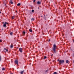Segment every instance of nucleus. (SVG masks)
<instances>
[{"label": "nucleus", "mask_w": 74, "mask_h": 74, "mask_svg": "<svg viewBox=\"0 0 74 74\" xmlns=\"http://www.w3.org/2000/svg\"><path fill=\"white\" fill-rule=\"evenodd\" d=\"M34 18H32L31 19V21H34Z\"/></svg>", "instance_id": "dca6fc26"}, {"label": "nucleus", "mask_w": 74, "mask_h": 74, "mask_svg": "<svg viewBox=\"0 0 74 74\" xmlns=\"http://www.w3.org/2000/svg\"><path fill=\"white\" fill-rule=\"evenodd\" d=\"M19 51L20 52H21V53H22V49L21 48H20L19 49Z\"/></svg>", "instance_id": "39448f33"}, {"label": "nucleus", "mask_w": 74, "mask_h": 74, "mask_svg": "<svg viewBox=\"0 0 74 74\" xmlns=\"http://www.w3.org/2000/svg\"><path fill=\"white\" fill-rule=\"evenodd\" d=\"M13 34V33H12V32H11L10 33V35H11V36H12V34Z\"/></svg>", "instance_id": "4468645a"}, {"label": "nucleus", "mask_w": 74, "mask_h": 74, "mask_svg": "<svg viewBox=\"0 0 74 74\" xmlns=\"http://www.w3.org/2000/svg\"><path fill=\"white\" fill-rule=\"evenodd\" d=\"M50 41V39H49V42Z\"/></svg>", "instance_id": "cd10ccee"}, {"label": "nucleus", "mask_w": 74, "mask_h": 74, "mask_svg": "<svg viewBox=\"0 0 74 74\" xmlns=\"http://www.w3.org/2000/svg\"><path fill=\"white\" fill-rule=\"evenodd\" d=\"M44 16H45V15H44Z\"/></svg>", "instance_id": "72a5a7b5"}, {"label": "nucleus", "mask_w": 74, "mask_h": 74, "mask_svg": "<svg viewBox=\"0 0 74 74\" xmlns=\"http://www.w3.org/2000/svg\"><path fill=\"white\" fill-rule=\"evenodd\" d=\"M23 73H24V70H23V71H21L20 72V74H23Z\"/></svg>", "instance_id": "6e6552de"}, {"label": "nucleus", "mask_w": 74, "mask_h": 74, "mask_svg": "<svg viewBox=\"0 0 74 74\" xmlns=\"http://www.w3.org/2000/svg\"><path fill=\"white\" fill-rule=\"evenodd\" d=\"M3 51L5 53H6V52H8V50L7 49H6L5 48H4Z\"/></svg>", "instance_id": "20e7f679"}, {"label": "nucleus", "mask_w": 74, "mask_h": 74, "mask_svg": "<svg viewBox=\"0 0 74 74\" xmlns=\"http://www.w3.org/2000/svg\"><path fill=\"white\" fill-rule=\"evenodd\" d=\"M10 3L11 4H13V2H12V1H10Z\"/></svg>", "instance_id": "5701e85b"}, {"label": "nucleus", "mask_w": 74, "mask_h": 74, "mask_svg": "<svg viewBox=\"0 0 74 74\" xmlns=\"http://www.w3.org/2000/svg\"><path fill=\"white\" fill-rule=\"evenodd\" d=\"M66 63H69V60H66Z\"/></svg>", "instance_id": "9d476101"}, {"label": "nucleus", "mask_w": 74, "mask_h": 74, "mask_svg": "<svg viewBox=\"0 0 74 74\" xmlns=\"http://www.w3.org/2000/svg\"><path fill=\"white\" fill-rule=\"evenodd\" d=\"M23 34H25L26 33V32H25L24 31V32H23Z\"/></svg>", "instance_id": "412c9836"}, {"label": "nucleus", "mask_w": 74, "mask_h": 74, "mask_svg": "<svg viewBox=\"0 0 74 74\" xmlns=\"http://www.w3.org/2000/svg\"><path fill=\"white\" fill-rule=\"evenodd\" d=\"M5 24H7V25H8V23H7L6 22H5Z\"/></svg>", "instance_id": "4be33fe9"}, {"label": "nucleus", "mask_w": 74, "mask_h": 74, "mask_svg": "<svg viewBox=\"0 0 74 74\" xmlns=\"http://www.w3.org/2000/svg\"><path fill=\"white\" fill-rule=\"evenodd\" d=\"M14 63L15 64H18V60H16L15 61H14Z\"/></svg>", "instance_id": "7ed1b4c3"}, {"label": "nucleus", "mask_w": 74, "mask_h": 74, "mask_svg": "<svg viewBox=\"0 0 74 74\" xmlns=\"http://www.w3.org/2000/svg\"><path fill=\"white\" fill-rule=\"evenodd\" d=\"M41 2H40L39 1H38L37 2V4L38 5H40V4H41Z\"/></svg>", "instance_id": "423d86ee"}, {"label": "nucleus", "mask_w": 74, "mask_h": 74, "mask_svg": "<svg viewBox=\"0 0 74 74\" xmlns=\"http://www.w3.org/2000/svg\"><path fill=\"white\" fill-rule=\"evenodd\" d=\"M2 70H5V68H3L2 69Z\"/></svg>", "instance_id": "6ab92c4d"}, {"label": "nucleus", "mask_w": 74, "mask_h": 74, "mask_svg": "<svg viewBox=\"0 0 74 74\" xmlns=\"http://www.w3.org/2000/svg\"><path fill=\"white\" fill-rule=\"evenodd\" d=\"M29 32H32V29H29Z\"/></svg>", "instance_id": "1a4fd4ad"}, {"label": "nucleus", "mask_w": 74, "mask_h": 74, "mask_svg": "<svg viewBox=\"0 0 74 74\" xmlns=\"http://www.w3.org/2000/svg\"><path fill=\"white\" fill-rule=\"evenodd\" d=\"M1 12H0V14H1Z\"/></svg>", "instance_id": "c756f323"}, {"label": "nucleus", "mask_w": 74, "mask_h": 74, "mask_svg": "<svg viewBox=\"0 0 74 74\" xmlns=\"http://www.w3.org/2000/svg\"><path fill=\"white\" fill-rule=\"evenodd\" d=\"M34 12V10H32V12Z\"/></svg>", "instance_id": "393cba45"}, {"label": "nucleus", "mask_w": 74, "mask_h": 74, "mask_svg": "<svg viewBox=\"0 0 74 74\" xmlns=\"http://www.w3.org/2000/svg\"><path fill=\"white\" fill-rule=\"evenodd\" d=\"M3 26L4 27H6L7 25H6V24L4 23L3 24Z\"/></svg>", "instance_id": "0eeeda50"}, {"label": "nucleus", "mask_w": 74, "mask_h": 74, "mask_svg": "<svg viewBox=\"0 0 74 74\" xmlns=\"http://www.w3.org/2000/svg\"><path fill=\"white\" fill-rule=\"evenodd\" d=\"M1 56L0 55V62H1Z\"/></svg>", "instance_id": "f3484780"}, {"label": "nucleus", "mask_w": 74, "mask_h": 74, "mask_svg": "<svg viewBox=\"0 0 74 74\" xmlns=\"http://www.w3.org/2000/svg\"><path fill=\"white\" fill-rule=\"evenodd\" d=\"M47 15L46 14V16H47Z\"/></svg>", "instance_id": "e433bc0d"}, {"label": "nucleus", "mask_w": 74, "mask_h": 74, "mask_svg": "<svg viewBox=\"0 0 74 74\" xmlns=\"http://www.w3.org/2000/svg\"><path fill=\"white\" fill-rule=\"evenodd\" d=\"M52 55H53V54H52V55H51V56H52Z\"/></svg>", "instance_id": "473e14b6"}, {"label": "nucleus", "mask_w": 74, "mask_h": 74, "mask_svg": "<svg viewBox=\"0 0 74 74\" xmlns=\"http://www.w3.org/2000/svg\"><path fill=\"white\" fill-rule=\"evenodd\" d=\"M73 42H74V40H73Z\"/></svg>", "instance_id": "c85d7f7f"}, {"label": "nucleus", "mask_w": 74, "mask_h": 74, "mask_svg": "<svg viewBox=\"0 0 74 74\" xmlns=\"http://www.w3.org/2000/svg\"><path fill=\"white\" fill-rule=\"evenodd\" d=\"M57 47H56V44H54L53 45V52L55 53H56V49Z\"/></svg>", "instance_id": "f257e3e1"}, {"label": "nucleus", "mask_w": 74, "mask_h": 74, "mask_svg": "<svg viewBox=\"0 0 74 74\" xmlns=\"http://www.w3.org/2000/svg\"><path fill=\"white\" fill-rule=\"evenodd\" d=\"M44 19H46V17H44Z\"/></svg>", "instance_id": "bb28decb"}, {"label": "nucleus", "mask_w": 74, "mask_h": 74, "mask_svg": "<svg viewBox=\"0 0 74 74\" xmlns=\"http://www.w3.org/2000/svg\"><path fill=\"white\" fill-rule=\"evenodd\" d=\"M72 0V1H73V0Z\"/></svg>", "instance_id": "c9c22d12"}, {"label": "nucleus", "mask_w": 74, "mask_h": 74, "mask_svg": "<svg viewBox=\"0 0 74 74\" xmlns=\"http://www.w3.org/2000/svg\"><path fill=\"white\" fill-rule=\"evenodd\" d=\"M58 61H59V64H63V63L64 62V60H58Z\"/></svg>", "instance_id": "f03ea898"}, {"label": "nucleus", "mask_w": 74, "mask_h": 74, "mask_svg": "<svg viewBox=\"0 0 74 74\" xmlns=\"http://www.w3.org/2000/svg\"><path fill=\"white\" fill-rule=\"evenodd\" d=\"M35 1H36V0H34L33 1L34 3V2H35Z\"/></svg>", "instance_id": "a878e982"}, {"label": "nucleus", "mask_w": 74, "mask_h": 74, "mask_svg": "<svg viewBox=\"0 0 74 74\" xmlns=\"http://www.w3.org/2000/svg\"><path fill=\"white\" fill-rule=\"evenodd\" d=\"M38 9H39V8H39V7H38Z\"/></svg>", "instance_id": "2f4dec72"}, {"label": "nucleus", "mask_w": 74, "mask_h": 74, "mask_svg": "<svg viewBox=\"0 0 74 74\" xmlns=\"http://www.w3.org/2000/svg\"><path fill=\"white\" fill-rule=\"evenodd\" d=\"M48 70H46L45 71V73H47V72H48Z\"/></svg>", "instance_id": "a211bd4d"}, {"label": "nucleus", "mask_w": 74, "mask_h": 74, "mask_svg": "<svg viewBox=\"0 0 74 74\" xmlns=\"http://www.w3.org/2000/svg\"><path fill=\"white\" fill-rule=\"evenodd\" d=\"M10 74H13V73H12H12H11Z\"/></svg>", "instance_id": "f704fd0d"}, {"label": "nucleus", "mask_w": 74, "mask_h": 74, "mask_svg": "<svg viewBox=\"0 0 74 74\" xmlns=\"http://www.w3.org/2000/svg\"><path fill=\"white\" fill-rule=\"evenodd\" d=\"M41 16V17H42V16Z\"/></svg>", "instance_id": "7c9ffc66"}, {"label": "nucleus", "mask_w": 74, "mask_h": 74, "mask_svg": "<svg viewBox=\"0 0 74 74\" xmlns=\"http://www.w3.org/2000/svg\"><path fill=\"white\" fill-rule=\"evenodd\" d=\"M2 40L0 39V42H2Z\"/></svg>", "instance_id": "b1692460"}, {"label": "nucleus", "mask_w": 74, "mask_h": 74, "mask_svg": "<svg viewBox=\"0 0 74 74\" xmlns=\"http://www.w3.org/2000/svg\"><path fill=\"white\" fill-rule=\"evenodd\" d=\"M10 48H13V45H11L10 46Z\"/></svg>", "instance_id": "ddd939ff"}, {"label": "nucleus", "mask_w": 74, "mask_h": 74, "mask_svg": "<svg viewBox=\"0 0 74 74\" xmlns=\"http://www.w3.org/2000/svg\"><path fill=\"white\" fill-rule=\"evenodd\" d=\"M53 74H57V73H56V72H54V73H53Z\"/></svg>", "instance_id": "aec40b11"}, {"label": "nucleus", "mask_w": 74, "mask_h": 74, "mask_svg": "<svg viewBox=\"0 0 74 74\" xmlns=\"http://www.w3.org/2000/svg\"><path fill=\"white\" fill-rule=\"evenodd\" d=\"M44 59H47V57H46V56H44Z\"/></svg>", "instance_id": "2eb2a0df"}, {"label": "nucleus", "mask_w": 74, "mask_h": 74, "mask_svg": "<svg viewBox=\"0 0 74 74\" xmlns=\"http://www.w3.org/2000/svg\"><path fill=\"white\" fill-rule=\"evenodd\" d=\"M14 18H15V17L14 16H13L12 17V19H14Z\"/></svg>", "instance_id": "f8f14e48"}, {"label": "nucleus", "mask_w": 74, "mask_h": 74, "mask_svg": "<svg viewBox=\"0 0 74 74\" xmlns=\"http://www.w3.org/2000/svg\"><path fill=\"white\" fill-rule=\"evenodd\" d=\"M21 5V3H18L17 4V6H19V5Z\"/></svg>", "instance_id": "9b49d317"}]
</instances>
